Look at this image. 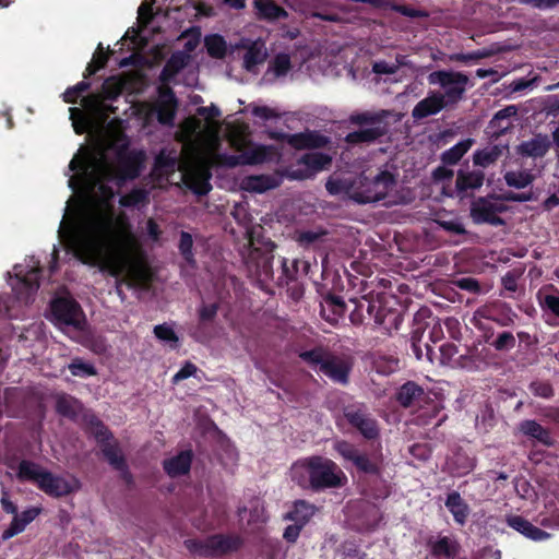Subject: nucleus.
I'll use <instances>...</instances> for the list:
<instances>
[{
  "label": "nucleus",
  "mask_w": 559,
  "mask_h": 559,
  "mask_svg": "<svg viewBox=\"0 0 559 559\" xmlns=\"http://www.w3.org/2000/svg\"><path fill=\"white\" fill-rule=\"evenodd\" d=\"M119 246V233L116 219L111 213H97L87 217L73 238L75 257L91 266L107 269L111 276L124 274V278L117 281V290L121 294L119 285L127 283L130 287H145L152 281V273L147 262L140 257L121 255L115 258Z\"/></svg>",
  "instance_id": "1"
},
{
  "label": "nucleus",
  "mask_w": 559,
  "mask_h": 559,
  "mask_svg": "<svg viewBox=\"0 0 559 559\" xmlns=\"http://www.w3.org/2000/svg\"><path fill=\"white\" fill-rule=\"evenodd\" d=\"M292 475L300 487L316 492L341 488L347 483L343 469L333 460L321 455L298 462L293 466Z\"/></svg>",
  "instance_id": "2"
},
{
  "label": "nucleus",
  "mask_w": 559,
  "mask_h": 559,
  "mask_svg": "<svg viewBox=\"0 0 559 559\" xmlns=\"http://www.w3.org/2000/svg\"><path fill=\"white\" fill-rule=\"evenodd\" d=\"M299 359L318 373L329 378L333 383L347 385L353 369L350 358L336 355L329 348L318 345L298 352Z\"/></svg>",
  "instance_id": "3"
},
{
  "label": "nucleus",
  "mask_w": 559,
  "mask_h": 559,
  "mask_svg": "<svg viewBox=\"0 0 559 559\" xmlns=\"http://www.w3.org/2000/svg\"><path fill=\"white\" fill-rule=\"evenodd\" d=\"M16 478L21 483H34L38 489L53 498L66 497L80 487L78 479L73 478V481H69L29 460H22L19 463Z\"/></svg>",
  "instance_id": "4"
},
{
  "label": "nucleus",
  "mask_w": 559,
  "mask_h": 559,
  "mask_svg": "<svg viewBox=\"0 0 559 559\" xmlns=\"http://www.w3.org/2000/svg\"><path fill=\"white\" fill-rule=\"evenodd\" d=\"M518 318L519 316L511 305L497 299L478 307L474 311L471 322L480 333H487L490 337L495 335L492 323L500 328H511Z\"/></svg>",
  "instance_id": "5"
},
{
  "label": "nucleus",
  "mask_w": 559,
  "mask_h": 559,
  "mask_svg": "<svg viewBox=\"0 0 559 559\" xmlns=\"http://www.w3.org/2000/svg\"><path fill=\"white\" fill-rule=\"evenodd\" d=\"M395 182L394 175L389 170H381L372 178L361 173L354 178L353 201L367 204L383 200Z\"/></svg>",
  "instance_id": "6"
},
{
  "label": "nucleus",
  "mask_w": 559,
  "mask_h": 559,
  "mask_svg": "<svg viewBox=\"0 0 559 559\" xmlns=\"http://www.w3.org/2000/svg\"><path fill=\"white\" fill-rule=\"evenodd\" d=\"M242 543L238 535L214 534L205 539H187L185 545L194 555L213 558L238 551Z\"/></svg>",
  "instance_id": "7"
},
{
  "label": "nucleus",
  "mask_w": 559,
  "mask_h": 559,
  "mask_svg": "<svg viewBox=\"0 0 559 559\" xmlns=\"http://www.w3.org/2000/svg\"><path fill=\"white\" fill-rule=\"evenodd\" d=\"M342 414L346 424L364 439L373 441L380 437L379 423L366 403L354 401L343 404Z\"/></svg>",
  "instance_id": "8"
},
{
  "label": "nucleus",
  "mask_w": 559,
  "mask_h": 559,
  "mask_svg": "<svg viewBox=\"0 0 559 559\" xmlns=\"http://www.w3.org/2000/svg\"><path fill=\"white\" fill-rule=\"evenodd\" d=\"M85 419L90 433L95 438L109 465L114 469L123 466L127 462L126 456L108 427L94 414L86 416Z\"/></svg>",
  "instance_id": "9"
},
{
  "label": "nucleus",
  "mask_w": 559,
  "mask_h": 559,
  "mask_svg": "<svg viewBox=\"0 0 559 559\" xmlns=\"http://www.w3.org/2000/svg\"><path fill=\"white\" fill-rule=\"evenodd\" d=\"M428 82L431 85H439L443 88V100L449 107H453L459 104L466 92L467 85L469 84L468 76L459 71L452 70H437L428 75Z\"/></svg>",
  "instance_id": "10"
},
{
  "label": "nucleus",
  "mask_w": 559,
  "mask_h": 559,
  "mask_svg": "<svg viewBox=\"0 0 559 559\" xmlns=\"http://www.w3.org/2000/svg\"><path fill=\"white\" fill-rule=\"evenodd\" d=\"M275 148L272 145H257L239 155L213 153L210 166L235 168L243 165H259L273 159Z\"/></svg>",
  "instance_id": "11"
},
{
  "label": "nucleus",
  "mask_w": 559,
  "mask_h": 559,
  "mask_svg": "<svg viewBox=\"0 0 559 559\" xmlns=\"http://www.w3.org/2000/svg\"><path fill=\"white\" fill-rule=\"evenodd\" d=\"M334 450L346 462H350L356 471L369 476H379L381 467L379 463L366 452H361L354 443L346 440H338L334 443Z\"/></svg>",
  "instance_id": "12"
},
{
  "label": "nucleus",
  "mask_w": 559,
  "mask_h": 559,
  "mask_svg": "<svg viewBox=\"0 0 559 559\" xmlns=\"http://www.w3.org/2000/svg\"><path fill=\"white\" fill-rule=\"evenodd\" d=\"M50 310L57 324L82 330L85 318L80 304L72 297H57L50 302Z\"/></svg>",
  "instance_id": "13"
},
{
  "label": "nucleus",
  "mask_w": 559,
  "mask_h": 559,
  "mask_svg": "<svg viewBox=\"0 0 559 559\" xmlns=\"http://www.w3.org/2000/svg\"><path fill=\"white\" fill-rule=\"evenodd\" d=\"M178 109V99L170 86L162 85L158 87V98L155 102L152 111L156 114L157 121L163 126H174Z\"/></svg>",
  "instance_id": "14"
},
{
  "label": "nucleus",
  "mask_w": 559,
  "mask_h": 559,
  "mask_svg": "<svg viewBox=\"0 0 559 559\" xmlns=\"http://www.w3.org/2000/svg\"><path fill=\"white\" fill-rule=\"evenodd\" d=\"M117 177L120 180H134L136 179L143 168L145 160V153L143 151H120L117 155Z\"/></svg>",
  "instance_id": "15"
},
{
  "label": "nucleus",
  "mask_w": 559,
  "mask_h": 559,
  "mask_svg": "<svg viewBox=\"0 0 559 559\" xmlns=\"http://www.w3.org/2000/svg\"><path fill=\"white\" fill-rule=\"evenodd\" d=\"M504 211L502 205H497L489 201L486 197H479L471 205V217L476 224H490L492 226H500L504 222L497 215Z\"/></svg>",
  "instance_id": "16"
},
{
  "label": "nucleus",
  "mask_w": 559,
  "mask_h": 559,
  "mask_svg": "<svg viewBox=\"0 0 559 559\" xmlns=\"http://www.w3.org/2000/svg\"><path fill=\"white\" fill-rule=\"evenodd\" d=\"M429 554L436 559H455L461 552V545L453 536L431 535L426 539Z\"/></svg>",
  "instance_id": "17"
},
{
  "label": "nucleus",
  "mask_w": 559,
  "mask_h": 559,
  "mask_svg": "<svg viewBox=\"0 0 559 559\" xmlns=\"http://www.w3.org/2000/svg\"><path fill=\"white\" fill-rule=\"evenodd\" d=\"M212 173L210 166H201L183 176L185 186L198 197L210 193L212 185L210 182Z\"/></svg>",
  "instance_id": "18"
},
{
  "label": "nucleus",
  "mask_w": 559,
  "mask_h": 559,
  "mask_svg": "<svg viewBox=\"0 0 559 559\" xmlns=\"http://www.w3.org/2000/svg\"><path fill=\"white\" fill-rule=\"evenodd\" d=\"M441 92H430L427 97L419 100L412 110V117L415 120H423L427 117L439 114L449 107L443 100Z\"/></svg>",
  "instance_id": "19"
},
{
  "label": "nucleus",
  "mask_w": 559,
  "mask_h": 559,
  "mask_svg": "<svg viewBox=\"0 0 559 559\" xmlns=\"http://www.w3.org/2000/svg\"><path fill=\"white\" fill-rule=\"evenodd\" d=\"M449 473L453 477H463L476 467V457L471 456L462 448H457L447 460Z\"/></svg>",
  "instance_id": "20"
},
{
  "label": "nucleus",
  "mask_w": 559,
  "mask_h": 559,
  "mask_svg": "<svg viewBox=\"0 0 559 559\" xmlns=\"http://www.w3.org/2000/svg\"><path fill=\"white\" fill-rule=\"evenodd\" d=\"M518 430L523 436L537 441L544 447L550 448L555 444V439L551 436L549 428L542 426L534 419H524L518 425Z\"/></svg>",
  "instance_id": "21"
},
{
  "label": "nucleus",
  "mask_w": 559,
  "mask_h": 559,
  "mask_svg": "<svg viewBox=\"0 0 559 559\" xmlns=\"http://www.w3.org/2000/svg\"><path fill=\"white\" fill-rule=\"evenodd\" d=\"M485 181V173L480 169L463 170L456 173L455 190L460 198L466 197L468 190H478Z\"/></svg>",
  "instance_id": "22"
},
{
  "label": "nucleus",
  "mask_w": 559,
  "mask_h": 559,
  "mask_svg": "<svg viewBox=\"0 0 559 559\" xmlns=\"http://www.w3.org/2000/svg\"><path fill=\"white\" fill-rule=\"evenodd\" d=\"M40 513L41 508L39 507H29L21 513L17 512L16 515L13 516L9 527L2 532V540H9L24 532L26 526L31 524Z\"/></svg>",
  "instance_id": "23"
},
{
  "label": "nucleus",
  "mask_w": 559,
  "mask_h": 559,
  "mask_svg": "<svg viewBox=\"0 0 559 559\" xmlns=\"http://www.w3.org/2000/svg\"><path fill=\"white\" fill-rule=\"evenodd\" d=\"M508 526L534 542L546 540L550 534L535 525L521 515H509L506 519Z\"/></svg>",
  "instance_id": "24"
},
{
  "label": "nucleus",
  "mask_w": 559,
  "mask_h": 559,
  "mask_svg": "<svg viewBox=\"0 0 559 559\" xmlns=\"http://www.w3.org/2000/svg\"><path fill=\"white\" fill-rule=\"evenodd\" d=\"M551 143L546 134H535L532 139L521 142L516 151L525 157H544L549 151Z\"/></svg>",
  "instance_id": "25"
},
{
  "label": "nucleus",
  "mask_w": 559,
  "mask_h": 559,
  "mask_svg": "<svg viewBox=\"0 0 559 559\" xmlns=\"http://www.w3.org/2000/svg\"><path fill=\"white\" fill-rule=\"evenodd\" d=\"M538 305L544 316L559 321V288L550 284L537 293Z\"/></svg>",
  "instance_id": "26"
},
{
  "label": "nucleus",
  "mask_w": 559,
  "mask_h": 559,
  "mask_svg": "<svg viewBox=\"0 0 559 559\" xmlns=\"http://www.w3.org/2000/svg\"><path fill=\"white\" fill-rule=\"evenodd\" d=\"M329 139L316 131H305L292 134L289 145L296 150H314L326 146Z\"/></svg>",
  "instance_id": "27"
},
{
  "label": "nucleus",
  "mask_w": 559,
  "mask_h": 559,
  "mask_svg": "<svg viewBox=\"0 0 559 559\" xmlns=\"http://www.w3.org/2000/svg\"><path fill=\"white\" fill-rule=\"evenodd\" d=\"M389 131V126H373L359 129L346 134L345 142L349 145H358L362 143L371 144L384 136Z\"/></svg>",
  "instance_id": "28"
},
{
  "label": "nucleus",
  "mask_w": 559,
  "mask_h": 559,
  "mask_svg": "<svg viewBox=\"0 0 559 559\" xmlns=\"http://www.w3.org/2000/svg\"><path fill=\"white\" fill-rule=\"evenodd\" d=\"M253 8L260 21L275 22L288 17V12L274 0H254Z\"/></svg>",
  "instance_id": "29"
},
{
  "label": "nucleus",
  "mask_w": 559,
  "mask_h": 559,
  "mask_svg": "<svg viewBox=\"0 0 559 559\" xmlns=\"http://www.w3.org/2000/svg\"><path fill=\"white\" fill-rule=\"evenodd\" d=\"M193 454L191 451H181L177 455L163 462L165 473L170 477H178L189 473Z\"/></svg>",
  "instance_id": "30"
},
{
  "label": "nucleus",
  "mask_w": 559,
  "mask_h": 559,
  "mask_svg": "<svg viewBox=\"0 0 559 559\" xmlns=\"http://www.w3.org/2000/svg\"><path fill=\"white\" fill-rule=\"evenodd\" d=\"M509 152L508 144H493L481 150H476L473 153L474 166L487 168L498 162V159Z\"/></svg>",
  "instance_id": "31"
},
{
  "label": "nucleus",
  "mask_w": 559,
  "mask_h": 559,
  "mask_svg": "<svg viewBox=\"0 0 559 559\" xmlns=\"http://www.w3.org/2000/svg\"><path fill=\"white\" fill-rule=\"evenodd\" d=\"M190 61V56L183 51H175L166 61L160 71L159 80L163 84L169 83Z\"/></svg>",
  "instance_id": "32"
},
{
  "label": "nucleus",
  "mask_w": 559,
  "mask_h": 559,
  "mask_svg": "<svg viewBox=\"0 0 559 559\" xmlns=\"http://www.w3.org/2000/svg\"><path fill=\"white\" fill-rule=\"evenodd\" d=\"M444 504L453 515L454 522L463 526L467 521L471 509L461 495L457 491L448 493Z\"/></svg>",
  "instance_id": "33"
},
{
  "label": "nucleus",
  "mask_w": 559,
  "mask_h": 559,
  "mask_svg": "<svg viewBox=\"0 0 559 559\" xmlns=\"http://www.w3.org/2000/svg\"><path fill=\"white\" fill-rule=\"evenodd\" d=\"M425 395L424 389L414 381H407L396 392L397 403L407 408L414 406Z\"/></svg>",
  "instance_id": "34"
},
{
  "label": "nucleus",
  "mask_w": 559,
  "mask_h": 559,
  "mask_svg": "<svg viewBox=\"0 0 559 559\" xmlns=\"http://www.w3.org/2000/svg\"><path fill=\"white\" fill-rule=\"evenodd\" d=\"M317 508L306 500H296L293 509L286 513L285 519L306 526L314 515Z\"/></svg>",
  "instance_id": "35"
},
{
  "label": "nucleus",
  "mask_w": 559,
  "mask_h": 559,
  "mask_svg": "<svg viewBox=\"0 0 559 559\" xmlns=\"http://www.w3.org/2000/svg\"><path fill=\"white\" fill-rule=\"evenodd\" d=\"M245 47V45L242 46ZM247 50L243 56V67L248 71H252L258 64L265 61L267 52L265 45L261 40L251 41L246 46Z\"/></svg>",
  "instance_id": "36"
},
{
  "label": "nucleus",
  "mask_w": 559,
  "mask_h": 559,
  "mask_svg": "<svg viewBox=\"0 0 559 559\" xmlns=\"http://www.w3.org/2000/svg\"><path fill=\"white\" fill-rule=\"evenodd\" d=\"M389 115L390 112L384 109L377 112L364 111L350 115L349 122L352 124H357L360 127L366 126L367 128L373 126H389L388 122L385 121Z\"/></svg>",
  "instance_id": "37"
},
{
  "label": "nucleus",
  "mask_w": 559,
  "mask_h": 559,
  "mask_svg": "<svg viewBox=\"0 0 559 559\" xmlns=\"http://www.w3.org/2000/svg\"><path fill=\"white\" fill-rule=\"evenodd\" d=\"M481 337L486 344L500 353L510 352L516 345V337L511 331H502L490 337L487 333H481Z\"/></svg>",
  "instance_id": "38"
},
{
  "label": "nucleus",
  "mask_w": 559,
  "mask_h": 559,
  "mask_svg": "<svg viewBox=\"0 0 559 559\" xmlns=\"http://www.w3.org/2000/svg\"><path fill=\"white\" fill-rule=\"evenodd\" d=\"M300 264L302 265L305 272H307L308 269L310 267V265L307 261L294 259L289 263L288 259L282 258V261H281L282 274L278 276V280H277L278 286L288 285L290 282L296 281Z\"/></svg>",
  "instance_id": "39"
},
{
  "label": "nucleus",
  "mask_w": 559,
  "mask_h": 559,
  "mask_svg": "<svg viewBox=\"0 0 559 559\" xmlns=\"http://www.w3.org/2000/svg\"><path fill=\"white\" fill-rule=\"evenodd\" d=\"M474 144V140L468 138L460 141L452 147L442 152L440 159L443 165L453 166L456 165L462 157L469 151L472 145Z\"/></svg>",
  "instance_id": "40"
},
{
  "label": "nucleus",
  "mask_w": 559,
  "mask_h": 559,
  "mask_svg": "<svg viewBox=\"0 0 559 559\" xmlns=\"http://www.w3.org/2000/svg\"><path fill=\"white\" fill-rule=\"evenodd\" d=\"M82 409L81 401L70 395L60 396L56 402L57 413L70 419H75Z\"/></svg>",
  "instance_id": "41"
},
{
  "label": "nucleus",
  "mask_w": 559,
  "mask_h": 559,
  "mask_svg": "<svg viewBox=\"0 0 559 559\" xmlns=\"http://www.w3.org/2000/svg\"><path fill=\"white\" fill-rule=\"evenodd\" d=\"M428 310L418 311L414 317V328L412 331L411 341H412L413 352H414L415 356L417 357V359H421V357H423V349L420 346V342H421L423 335L426 331V328L428 326L427 323L423 322L424 314Z\"/></svg>",
  "instance_id": "42"
},
{
  "label": "nucleus",
  "mask_w": 559,
  "mask_h": 559,
  "mask_svg": "<svg viewBox=\"0 0 559 559\" xmlns=\"http://www.w3.org/2000/svg\"><path fill=\"white\" fill-rule=\"evenodd\" d=\"M503 179L510 188L524 189L533 183L535 176L528 169L509 170L503 175Z\"/></svg>",
  "instance_id": "43"
},
{
  "label": "nucleus",
  "mask_w": 559,
  "mask_h": 559,
  "mask_svg": "<svg viewBox=\"0 0 559 559\" xmlns=\"http://www.w3.org/2000/svg\"><path fill=\"white\" fill-rule=\"evenodd\" d=\"M40 273L41 267L39 265H36L28 270L24 275L16 274V278L19 280V283L22 285L24 293L27 297L34 295L38 290L40 286Z\"/></svg>",
  "instance_id": "44"
},
{
  "label": "nucleus",
  "mask_w": 559,
  "mask_h": 559,
  "mask_svg": "<svg viewBox=\"0 0 559 559\" xmlns=\"http://www.w3.org/2000/svg\"><path fill=\"white\" fill-rule=\"evenodd\" d=\"M231 215L236 219V222L240 225H242L246 228V236L248 239V243L250 247H254L255 245V228L250 227L249 225L252 222L251 215L247 212L245 206L240 204H236Z\"/></svg>",
  "instance_id": "45"
},
{
  "label": "nucleus",
  "mask_w": 559,
  "mask_h": 559,
  "mask_svg": "<svg viewBox=\"0 0 559 559\" xmlns=\"http://www.w3.org/2000/svg\"><path fill=\"white\" fill-rule=\"evenodd\" d=\"M331 162V156L321 152L306 153L298 160L299 164L305 165L308 169L313 171L324 169Z\"/></svg>",
  "instance_id": "46"
},
{
  "label": "nucleus",
  "mask_w": 559,
  "mask_h": 559,
  "mask_svg": "<svg viewBox=\"0 0 559 559\" xmlns=\"http://www.w3.org/2000/svg\"><path fill=\"white\" fill-rule=\"evenodd\" d=\"M204 46L210 57L223 59L227 53V43L219 34L207 35L204 38Z\"/></svg>",
  "instance_id": "47"
},
{
  "label": "nucleus",
  "mask_w": 559,
  "mask_h": 559,
  "mask_svg": "<svg viewBox=\"0 0 559 559\" xmlns=\"http://www.w3.org/2000/svg\"><path fill=\"white\" fill-rule=\"evenodd\" d=\"M180 238L178 242V250L180 255L182 257L183 261L187 263V265L191 267L197 266V260L193 252V237L188 231H180Z\"/></svg>",
  "instance_id": "48"
},
{
  "label": "nucleus",
  "mask_w": 559,
  "mask_h": 559,
  "mask_svg": "<svg viewBox=\"0 0 559 559\" xmlns=\"http://www.w3.org/2000/svg\"><path fill=\"white\" fill-rule=\"evenodd\" d=\"M219 306L217 302L210 304V305H202L199 309V326L197 328V331L193 333V336L197 341L203 342V324L205 322L213 321L218 312Z\"/></svg>",
  "instance_id": "49"
},
{
  "label": "nucleus",
  "mask_w": 559,
  "mask_h": 559,
  "mask_svg": "<svg viewBox=\"0 0 559 559\" xmlns=\"http://www.w3.org/2000/svg\"><path fill=\"white\" fill-rule=\"evenodd\" d=\"M111 50L108 48L107 51L103 50L102 44L98 45L97 51L94 53L92 61L87 64L85 72H84V79H88L90 76L94 75L97 71L105 68L109 57H110Z\"/></svg>",
  "instance_id": "50"
},
{
  "label": "nucleus",
  "mask_w": 559,
  "mask_h": 559,
  "mask_svg": "<svg viewBox=\"0 0 559 559\" xmlns=\"http://www.w3.org/2000/svg\"><path fill=\"white\" fill-rule=\"evenodd\" d=\"M354 179H332L330 178L325 183L326 191L332 195L346 194L353 200Z\"/></svg>",
  "instance_id": "51"
},
{
  "label": "nucleus",
  "mask_w": 559,
  "mask_h": 559,
  "mask_svg": "<svg viewBox=\"0 0 559 559\" xmlns=\"http://www.w3.org/2000/svg\"><path fill=\"white\" fill-rule=\"evenodd\" d=\"M153 332L156 338L169 344L171 348H177L179 346L178 335L167 323L155 325Z\"/></svg>",
  "instance_id": "52"
},
{
  "label": "nucleus",
  "mask_w": 559,
  "mask_h": 559,
  "mask_svg": "<svg viewBox=\"0 0 559 559\" xmlns=\"http://www.w3.org/2000/svg\"><path fill=\"white\" fill-rule=\"evenodd\" d=\"M247 186L249 190L261 193L274 187V179L267 175L250 176Z\"/></svg>",
  "instance_id": "53"
},
{
  "label": "nucleus",
  "mask_w": 559,
  "mask_h": 559,
  "mask_svg": "<svg viewBox=\"0 0 559 559\" xmlns=\"http://www.w3.org/2000/svg\"><path fill=\"white\" fill-rule=\"evenodd\" d=\"M102 93L105 99L116 100L122 93V84L114 76L108 78L102 85Z\"/></svg>",
  "instance_id": "54"
},
{
  "label": "nucleus",
  "mask_w": 559,
  "mask_h": 559,
  "mask_svg": "<svg viewBox=\"0 0 559 559\" xmlns=\"http://www.w3.org/2000/svg\"><path fill=\"white\" fill-rule=\"evenodd\" d=\"M147 200V192L144 189H133L122 195L119 203L123 207H131L144 203Z\"/></svg>",
  "instance_id": "55"
},
{
  "label": "nucleus",
  "mask_w": 559,
  "mask_h": 559,
  "mask_svg": "<svg viewBox=\"0 0 559 559\" xmlns=\"http://www.w3.org/2000/svg\"><path fill=\"white\" fill-rule=\"evenodd\" d=\"M69 370L72 376L81 378L95 376L97 373L93 365L84 362L79 358L72 360L69 365Z\"/></svg>",
  "instance_id": "56"
},
{
  "label": "nucleus",
  "mask_w": 559,
  "mask_h": 559,
  "mask_svg": "<svg viewBox=\"0 0 559 559\" xmlns=\"http://www.w3.org/2000/svg\"><path fill=\"white\" fill-rule=\"evenodd\" d=\"M530 391L533 395L542 399H551L555 395V390L550 382L535 380L528 385Z\"/></svg>",
  "instance_id": "57"
},
{
  "label": "nucleus",
  "mask_w": 559,
  "mask_h": 559,
  "mask_svg": "<svg viewBox=\"0 0 559 559\" xmlns=\"http://www.w3.org/2000/svg\"><path fill=\"white\" fill-rule=\"evenodd\" d=\"M91 84L86 81H81L74 86H70L62 94L63 102L67 104H76L79 97L90 90Z\"/></svg>",
  "instance_id": "58"
},
{
  "label": "nucleus",
  "mask_w": 559,
  "mask_h": 559,
  "mask_svg": "<svg viewBox=\"0 0 559 559\" xmlns=\"http://www.w3.org/2000/svg\"><path fill=\"white\" fill-rule=\"evenodd\" d=\"M453 284L465 292H468L474 295L484 294L487 290H484L479 281L474 277H461L453 281Z\"/></svg>",
  "instance_id": "59"
},
{
  "label": "nucleus",
  "mask_w": 559,
  "mask_h": 559,
  "mask_svg": "<svg viewBox=\"0 0 559 559\" xmlns=\"http://www.w3.org/2000/svg\"><path fill=\"white\" fill-rule=\"evenodd\" d=\"M437 225L443 230L454 235H465L466 229L460 218L454 217L450 219L438 218L436 219Z\"/></svg>",
  "instance_id": "60"
},
{
  "label": "nucleus",
  "mask_w": 559,
  "mask_h": 559,
  "mask_svg": "<svg viewBox=\"0 0 559 559\" xmlns=\"http://www.w3.org/2000/svg\"><path fill=\"white\" fill-rule=\"evenodd\" d=\"M390 9L394 12H397L404 16L407 17H427L428 13L424 10H418L408 5L404 4H396L393 0H391V3L386 7V10Z\"/></svg>",
  "instance_id": "61"
},
{
  "label": "nucleus",
  "mask_w": 559,
  "mask_h": 559,
  "mask_svg": "<svg viewBox=\"0 0 559 559\" xmlns=\"http://www.w3.org/2000/svg\"><path fill=\"white\" fill-rule=\"evenodd\" d=\"M290 57L287 53H278L275 56L272 69L276 76L286 75L287 72L290 70Z\"/></svg>",
  "instance_id": "62"
},
{
  "label": "nucleus",
  "mask_w": 559,
  "mask_h": 559,
  "mask_svg": "<svg viewBox=\"0 0 559 559\" xmlns=\"http://www.w3.org/2000/svg\"><path fill=\"white\" fill-rule=\"evenodd\" d=\"M197 370H198V367L194 364H192L190 361H187L179 369V371L173 377V383L177 384L180 381L186 380V379L194 376Z\"/></svg>",
  "instance_id": "63"
},
{
  "label": "nucleus",
  "mask_w": 559,
  "mask_h": 559,
  "mask_svg": "<svg viewBox=\"0 0 559 559\" xmlns=\"http://www.w3.org/2000/svg\"><path fill=\"white\" fill-rule=\"evenodd\" d=\"M459 348L453 343H445L440 346V360L442 364H451Z\"/></svg>",
  "instance_id": "64"
}]
</instances>
